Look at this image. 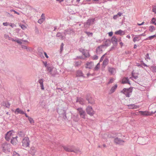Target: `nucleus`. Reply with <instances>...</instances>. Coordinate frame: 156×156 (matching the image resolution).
Here are the masks:
<instances>
[{
    "label": "nucleus",
    "mask_w": 156,
    "mask_h": 156,
    "mask_svg": "<svg viewBox=\"0 0 156 156\" xmlns=\"http://www.w3.org/2000/svg\"><path fill=\"white\" fill-rule=\"evenodd\" d=\"M15 133H16L12 130L9 131L5 135V139L7 141H9L10 139H12L16 136Z\"/></svg>",
    "instance_id": "obj_1"
},
{
    "label": "nucleus",
    "mask_w": 156,
    "mask_h": 156,
    "mask_svg": "<svg viewBox=\"0 0 156 156\" xmlns=\"http://www.w3.org/2000/svg\"><path fill=\"white\" fill-rule=\"evenodd\" d=\"M156 112V111L154 112H150L147 111H139L138 112H137L136 113L137 115H142L143 116H149L151 115L153 113H154Z\"/></svg>",
    "instance_id": "obj_2"
},
{
    "label": "nucleus",
    "mask_w": 156,
    "mask_h": 156,
    "mask_svg": "<svg viewBox=\"0 0 156 156\" xmlns=\"http://www.w3.org/2000/svg\"><path fill=\"white\" fill-rule=\"evenodd\" d=\"M22 146L24 147H29L30 145V141L28 137H25L22 141Z\"/></svg>",
    "instance_id": "obj_3"
},
{
    "label": "nucleus",
    "mask_w": 156,
    "mask_h": 156,
    "mask_svg": "<svg viewBox=\"0 0 156 156\" xmlns=\"http://www.w3.org/2000/svg\"><path fill=\"white\" fill-rule=\"evenodd\" d=\"M86 111L87 114L91 116L95 114V112L90 106H88L86 108Z\"/></svg>",
    "instance_id": "obj_4"
},
{
    "label": "nucleus",
    "mask_w": 156,
    "mask_h": 156,
    "mask_svg": "<svg viewBox=\"0 0 156 156\" xmlns=\"http://www.w3.org/2000/svg\"><path fill=\"white\" fill-rule=\"evenodd\" d=\"M132 89L131 88L129 89H124L122 91H121V92H122L124 94L126 97H129L130 94L132 93Z\"/></svg>",
    "instance_id": "obj_5"
},
{
    "label": "nucleus",
    "mask_w": 156,
    "mask_h": 156,
    "mask_svg": "<svg viewBox=\"0 0 156 156\" xmlns=\"http://www.w3.org/2000/svg\"><path fill=\"white\" fill-rule=\"evenodd\" d=\"M78 111L80 116L83 119H86V114L85 111L81 108H79L77 109Z\"/></svg>",
    "instance_id": "obj_6"
},
{
    "label": "nucleus",
    "mask_w": 156,
    "mask_h": 156,
    "mask_svg": "<svg viewBox=\"0 0 156 156\" xmlns=\"http://www.w3.org/2000/svg\"><path fill=\"white\" fill-rule=\"evenodd\" d=\"M3 151L5 152L8 151L10 148V145L7 143H4L2 145Z\"/></svg>",
    "instance_id": "obj_7"
},
{
    "label": "nucleus",
    "mask_w": 156,
    "mask_h": 156,
    "mask_svg": "<svg viewBox=\"0 0 156 156\" xmlns=\"http://www.w3.org/2000/svg\"><path fill=\"white\" fill-rule=\"evenodd\" d=\"M105 47V46L104 45H101L98 47L96 50L97 53L98 54H101L103 50Z\"/></svg>",
    "instance_id": "obj_8"
},
{
    "label": "nucleus",
    "mask_w": 156,
    "mask_h": 156,
    "mask_svg": "<svg viewBox=\"0 0 156 156\" xmlns=\"http://www.w3.org/2000/svg\"><path fill=\"white\" fill-rule=\"evenodd\" d=\"M114 142L116 144H121L124 142V141L116 137L114 140Z\"/></svg>",
    "instance_id": "obj_9"
},
{
    "label": "nucleus",
    "mask_w": 156,
    "mask_h": 156,
    "mask_svg": "<svg viewBox=\"0 0 156 156\" xmlns=\"http://www.w3.org/2000/svg\"><path fill=\"white\" fill-rule=\"evenodd\" d=\"M129 109H137L139 108V106L136 105L134 104H131L127 105Z\"/></svg>",
    "instance_id": "obj_10"
},
{
    "label": "nucleus",
    "mask_w": 156,
    "mask_h": 156,
    "mask_svg": "<svg viewBox=\"0 0 156 156\" xmlns=\"http://www.w3.org/2000/svg\"><path fill=\"white\" fill-rule=\"evenodd\" d=\"M94 63L92 62H87L86 64L85 67L86 68L91 69L94 66Z\"/></svg>",
    "instance_id": "obj_11"
},
{
    "label": "nucleus",
    "mask_w": 156,
    "mask_h": 156,
    "mask_svg": "<svg viewBox=\"0 0 156 156\" xmlns=\"http://www.w3.org/2000/svg\"><path fill=\"white\" fill-rule=\"evenodd\" d=\"M17 138V136H15L14 137H13V138L11 139V142L13 145H16L17 144L18 142Z\"/></svg>",
    "instance_id": "obj_12"
},
{
    "label": "nucleus",
    "mask_w": 156,
    "mask_h": 156,
    "mask_svg": "<svg viewBox=\"0 0 156 156\" xmlns=\"http://www.w3.org/2000/svg\"><path fill=\"white\" fill-rule=\"evenodd\" d=\"M108 70L111 75H114L116 72L115 69L112 67H109L108 68Z\"/></svg>",
    "instance_id": "obj_13"
},
{
    "label": "nucleus",
    "mask_w": 156,
    "mask_h": 156,
    "mask_svg": "<svg viewBox=\"0 0 156 156\" xmlns=\"http://www.w3.org/2000/svg\"><path fill=\"white\" fill-rule=\"evenodd\" d=\"M64 149L67 151L73 152V150L72 149L71 146H65L63 147Z\"/></svg>",
    "instance_id": "obj_14"
},
{
    "label": "nucleus",
    "mask_w": 156,
    "mask_h": 156,
    "mask_svg": "<svg viewBox=\"0 0 156 156\" xmlns=\"http://www.w3.org/2000/svg\"><path fill=\"white\" fill-rule=\"evenodd\" d=\"M45 19L44 14H42L41 16V18L38 20V22L40 24H41L45 20Z\"/></svg>",
    "instance_id": "obj_15"
},
{
    "label": "nucleus",
    "mask_w": 156,
    "mask_h": 156,
    "mask_svg": "<svg viewBox=\"0 0 156 156\" xmlns=\"http://www.w3.org/2000/svg\"><path fill=\"white\" fill-rule=\"evenodd\" d=\"M117 84L115 85L114 86L112 87L110 89L109 93V94H111L115 92V90L117 89Z\"/></svg>",
    "instance_id": "obj_16"
},
{
    "label": "nucleus",
    "mask_w": 156,
    "mask_h": 156,
    "mask_svg": "<svg viewBox=\"0 0 156 156\" xmlns=\"http://www.w3.org/2000/svg\"><path fill=\"white\" fill-rule=\"evenodd\" d=\"M15 113L16 114H18L20 113L22 114H25V112L22 110L20 109L19 108H17L16 109V111L15 112Z\"/></svg>",
    "instance_id": "obj_17"
},
{
    "label": "nucleus",
    "mask_w": 156,
    "mask_h": 156,
    "mask_svg": "<svg viewBox=\"0 0 156 156\" xmlns=\"http://www.w3.org/2000/svg\"><path fill=\"white\" fill-rule=\"evenodd\" d=\"M82 52L83 55L86 58L89 56V54L88 52L86 50H83Z\"/></svg>",
    "instance_id": "obj_18"
},
{
    "label": "nucleus",
    "mask_w": 156,
    "mask_h": 156,
    "mask_svg": "<svg viewBox=\"0 0 156 156\" xmlns=\"http://www.w3.org/2000/svg\"><path fill=\"white\" fill-rule=\"evenodd\" d=\"M115 34L122 35H124L125 33L124 31L120 30L118 31H115Z\"/></svg>",
    "instance_id": "obj_19"
},
{
    "label": "nucleus",
    "mask_w": 156,
    "mask_h": 156,
    "mask_svg": "<svg viewBox=\"0 0 156 156\" xmlns=\"http://www.w3.org/2000/svg\"><path fill=\"white\" fill-rule=\"evenodd\" d=\"M36 151V149L34 147H32L30 149V152L33 155H34Z\"/></svg>",
    "instance_id": "obj_20"
},
{
    "label": "nucleus",
    "mask_w": 156,
    "mask_h": 156,
    "mask_svg": "<svg viewBox=\"0 0 156 156\" xmlns=\"http://www.w3.org/2000/svg\"><path fill=\"white\" fill-rule=\"evenodd\" d=\"M77 102H79L80 104L83 105L84 104V100L81 98H79L77 99Z\"/></svg>",
    "instance_id": "obj_21"
},
{
    "label": "nucleus",
    "mask_w": 156,
    "mask_h": 156,
    "mask_svg": "<svg viewBox=\"0 0 156 156\" xmlns=\"http://www.w3.org/2000/svg\"><path fill=\"white\" fill-rule=\"evenodd\" d=\"M76 75L77 76H82L83 74L81 71L78 70L76 72Z\"/></svg>",
    "instance_id": "obj_22"
},
{
    "label": "nucleus",
    "mask_w": 156,
    "mask_h": 156,
    "mask_svg": "<svg viewBox=\"0 0 156 156\" xmlns=\"http://www.w3.org/2000/svg\"><path fill=\"white\" fill-rule=\"evenodd\" d=\"M94 21L95 20L94 19L89 20H87V23L89 25L92 24L94 23Z\"/></svg>",
    "instance_id": "obj_23"
},
{
    "label": "nucleus",
    "mask_w": 156,
    "mask_h": 156,
    "mask_svg": "<svg viewBox=\"0 0 156 156\" xmlns=\"http://www.w3.org/2000/svg\"><path fill=\"white\" fill-rule=\"evenodd\" d=\"M122 83H128L129 84V82L128 79H127V78H124L122 79Z\"/></svg>",
    "instance_id": "obj_24"
},
{
    "label": "nucleus",
    "mask_w": 156,
    "mask_h": 156,
    "mask_svg": "<svg viewBox=\"0 0 156 156\" xmlns=\"http://www.w3.org/2000/svg\"><path fill=\"white\" fill-rule=\"evenodd\" d=\"M140 38L141 37H140V35H138V36L135 37L134 38L133 41L134 42H135L136 41H139Z\"/></svg>",
    "instance_id": "obj_25"
},
{
    "label": "nucleus",
    "mask_w": 156,
    "mask_h": 156,
    "mask_svg": "<svg viewBox=\"0 0 156 156\" xmlns=\"http://www.w3.org/2000/svg\"><path fill=\"white\" fill-rule=\"evenodd\" d=\"M155 30V28L153 26H151L149 27V30L151 32H153Z\"/></svg>",
    "instance_id": "obj_26"
},
{
    "label": "nucleus",
    "mask_w": 156,
    "mask_h": 156,
    "mask_svg": "<svg viewBox=\"0 0 156 156\" xmlns=\"http://www.w3.org/2000/svg\"><path fill=\"white\" fill-rule=\"evenodd\" d=\"M18 135L20 137H23L24 136V133L22 131H20L18 132Z\"/></svg>",
    "instance_id": "obj_27"
},
{
    "label": "nucleus",
    "mask_w": 156,
    "mask_h": 156,
    "mask_svg": "<svg viewBox=\"0 0 156 156\" xmlns=\"http://www.w3.org/2000/svg\"><path fill=\"white\" fill-rule=\"evenodd\" d=\"M112 41L113 42L117 43V39L115 36H113L112 38Z\"/></svg>",
    "instance_id": "obj_28"
},
{
    "label": "nucleus",
    "mask_w": 156,
    "mask_h": 156,
    "mask_svg": "<svg viewBox=\"0 0 156 156\" xmlns=\"http://www.w3.org/2000/svg\"><path fill=\"white\" fill-rule=\"evenodd\" d=\"M28 120L31 123H34V120L33 119V118H31V117H28Z\"/></svg>",
    "instance_id": "obj_29"
},
{
    "label": "nucleus",
    "mask_w": 156,
    "mask_h": 156,
    "mask_svg": "<svg viewBox=\"0 0 156 156\" xmlns=\"http://www.w3.org/2000/svg\"><path fill=\"white\" fill-rule=\"evenodd\" d=\"M100 63H98L97 66L95 67L94 69V70H98L100 68Z\"/></svg>",
    "instance_id": "obj_30"
},
{
    "label": "nucleus",
    "mask_w": 156,
    "mask_h": 156,
    "mask_svg": "<svg viewBox=\"0 0 156 156\" xmlns=\"http://www.w3.org/2000/svg\"><path fill=\"white\" fill-rule=\"evenodd\" d=\"M108 62V60L107 59H106L104 60L103 62V65L106 66V65Z\"/></svg>",
    "instance_id": "obj_31"
},
{
    "label": "nucleus",
    "mask_w": 156,
    "mask_h": 156,
    "mask_svg": "<svg viewBox=\"0 0 156 156\" xmlns=\"http://www.w3.org/2000/svg\"><path fill=\"white\" fill-rule=\"evenodd\" d=\"M155 37H156V35H153V36H150L148 37L147 39V40H150L154 38Z\"/></svg>",
    "instance_id": "obj_32"
},
{
    "label": "nucleus",
    "mask_w": 156,
    "mask_h": 156,
    "mask_svg": "<svg viewBox=\"0 0 156 156\" xmlns=\"http://www.w3.org/2000/svg\"><path fill=\"white\" fill-rule=\"evenodd\" d=\"M114 79L113 78H112L110 79L109 80V81L108 83V84H110V83H112L113 82V81H114Z\"/></svg>",
    "instance_id": "obj_33"
},
{
    "label": "nucleus",
    "mask_w": 156,
    "mask_h": 156,
    "mask_svg": "<svg viewBox=\"0 0 156 156\" xmlns=\"http://www.w3.org/2000/svg\"><path fill=\"white\" fill-rule=\"evenodd\" d=\"M81 65V62L80 61L78 62H75V65L76 66H80Z\"/></svg>",
    "instance_id": "obj_34"
},
{
    "label": "nucleus",
    "mask_w": 156,
    "mask_h": 156,
    "mask_svg": "<svg viewBox=\"0 0 156 156\" xmlns=\"http://www.w3.org/2000/svg\"><path fill=\"white\" fill-rule=\"evenodd\" d=\"M39 83L40 84V85H42L43 84V81L42 79H40L38 81Z\"/></svg>",
    "instance_id": "obj_35"
},
{
    "label": "nucleus",
    "mask_w": 156,
    "mask_h": 156,
    "mask_svg": "<svg viewBox=\"0 0 156 156\" xmlns=\"http://www.w3.org/2000/svg\"><path fill=\"white\" fill-rule=\"evenodd\" d=\"M13 156H20L19 154L16 152H14L13 153Z\"/></svg>",
    "instance_id": "obj_36"
},
{
    "label": "nucleus",
    "mask_w": 156,
    "mask_h": 156,
    "mask_svg": "<svg viewBox=\"0 0 156 156\" xmlns=\"http://www.w3.org/2000/svg\"><path fill=\"white\" fill-rule=\"evenodd\" d=\"M156 21V19L154 18H153L152 19L151 22L152 23H155V22Z\"/></svg>",
    "instance_id": "obj_37"
},
{
    "label": "nucleus",
    "mask_w": 156,
    "mask_h": 156,
    "mask_svg": "<svg viewBox=\"0 0 156 156\" xmlns=\"http://www.w3.org/2000/svg\"><path fill=\"white\" fill-rule=\"evenodd\" d=\"M22 29L23 30H25L26 28V27L25 26L23 25H21L20 26Z\"/></svg>",
    "instance_id": "obj_38"
},
{
    "label": "nucleus",
    "mask_w": 156,
    "mask_h": 156,
    "mask_svg": "<svg viewBox=\"0 0 156 156\" xmlns=\"http://www.w3.org/2000/svg\"><path fill=\"white\" fill-rule=\"evenodd\" d=\"M16 41L17 43L21 44L22 43L19 40H15V41Z\"/></svg>",
    "instance_id": "obj_39"
},
{
    "label": "nucleus",
    "mask_w": 156,
    "mask_h": 156,
    "mask_svg": "<svg viewBox=\"0 0 156 156\" xmlns=\"http://www.w3.org/2000/svg\"><path fill=\"white\" fill-rule=\"evenodd\" d=\"M64 44L63 43H62L61 45L60 50L61 51H62L63 49Z\"/></svg>",
    "instance_id": "obj_40"
},
{
    "label": "nucleus",
    "mask_w": 156,
    "mask_h": 156,
    "mask_svg": "<svg viewBox=\"0 0 156 156\" xmlns=\"http://www.w3.org/2000/svg\"><path fill=\"white\" fill-rule=\"evenodd\" d=\"M22 48L24 49H27V50L29 49V48H28L26 46H23L22 45Z\"/></svg>",
    "instance_id": "obj_41"
},
{
    "label": "nucleus",
    "mask_w": 156,
    "mask_h": 156,
    "mask_svg": "<svg viewBox=\"0 0 156 156\" xmlns=\"http://www.w3.org/2000/svg\"><path fill=\"white\" fill-rule=\"evenodd\" d=\"M93 59H97L98 58V57L96 55H94L93 57Z\"/></svg>",
    "instance_id": "obj_42"
},
{
    "label": "nucleus",
    "mask_w": 156,
    "mask_h": 156,
    "mask_svg": "<svg viewBox=\"0 0 156 156\" xmlns=\"http://www.w3.org/2000/svg\"><path fill=\"white\" fill-rule=\"evenodd\" d=\"M152 11L155 14H156V8H154L152 9Z\"/></svg>",
    "instance_id": "obj_43"
},
{
    "label": "nucleus",
    "mask_w": 156,
    "mask_h": 156,
    "mask_svg": "<svg viewBox=\"0 0 156 156\" xmlns=\"http://www.w3.org/2000/svg\"><path fill=\"white\" fill-rule=\"evenodd\" d=\"M118 16H117V15H114L113 16V19L114 20H116L117 19V17H118Z\"/></svg>",
    "instance_id": "obj_44"
},
{
    "label": "nucleus",
    "mask_w": 156,
    "mask_h": 156,
    "mask_svg": "<svg viewBox=\"0 0 156 156\" xmlns=\"http://www.w3.org/2000/svg\"><path fill=\"white\" fill-rule=\"evenodd\" d=\"M3 24L5 26H7L9 25V23L7 22L3 23Z\"/></svg>",
    "instance_id": "obj_45"
},
{
    "label": "nucleus",
    "mask_w": 156,
    "mask_h": 156,
    "mask_svg": "<svg viewBox=\"0 0 156 156\" xmlns=\"http://www.w3.org/2000/svg\"><path fill=\"white\" fill-rule=\"evenodd\" d=\"M11 11H13V12H15V13L17 14L18 15H19L20 14L18 12H16V11H15L14 10H11Z\"/></svg>",
    "instance_id": "obj_46"
},
{
    "label": "nucleus",
    "mask_w": 156,
    "mask_h": 156,
    "mask_svg": "<svg viewBox=\"0 0 156 156\" xmlns=\"http://www.w3.org/2000/svg\"><path fill=\"white\" fill-rule=\"evenodd\" d=\"M117 15L118 16H120L122 15V13H121L120 12H119Z\"/></svg>",
    "instance_id": "obj_47"
},
{
    "label": "nucleus",
    "mask_w": 156,
    "mask_h": 156,
    "mask_svg": "<svg viewBox=\"0 0 156 156\" xmlns=\"http://www.w3.org/2000/svg\"><path fill=\"white\" fill-rule=\"evenodd\" d=\"M113 35V33L112 32H110L108 33V35L109 36H112Z\"/></svg>",
    "instance_id": "obj_48"
},
{
    "label": "nucleus",
    "mask_w": 156,
    "mask_h": 156,
    "mask_svg": "<svg viewBox=\"0 0 156 156\" xmlns=\"http://www.w3.org/2000/svg\"><path fill=\"white\" fill-rule=\"evenodd\" d=\"M40 86L41 87V88L42 90H44V89L43 84L42 85H40Z\"/></svg>",
    "instance_id": "obj_49"
},
{
    "label": "nucleus",
    "mask_w": 156,
    "mask_h": 156,
    "mask_svg": "<svg viewBox=\"0 0 156 156\" xmlns=\"http://www.w3.org/2000/svg\"><path fill=\"white\" fill-rule=\"evenodd\" d=\"M105 54H104V55H103L102 56V57H101V59H100V61H102V60H103V59L104 58V56H105Z\"/></svg>",
    "instance_id": "obj_50"
},
{
    "label": "nucleus",
    "mask_w": 156,
    "mask_h": 156,
    "mask_svg": "<svg viewBox=\"0 0 156 156\" xmlns=\"http://www.w3.org/2000/svg\"><path fill=\"white\" fill-rule=\"evenodd\" d=\"M44 54L46 57L47 58H48V56L47 55V53L45 52H44Z\"/></svg>",
    "instance_id": "obj_51"
},
{
    "label": "nucleus",
    "mask_w": 156,
    "mask_h": 156,
    "mask_svg": "<svg viewBox=\"0 0 156 156\" xmlns=\"http://www.w3.org/2000/svg\"><path fill=\"white\" fill-rule=\"evenodd\" d=\"M144 23V22H143L142 23H141L140 24L138 23H137V25L138 26H141V25H143Z\"/></svg>",
    "instance_id": "obj_52"
},
{
    "label": "nucleus",
    "mask_w": 156,
    "mask_h": 156,
    "mask_svg": "<svg viewBox=\"0 0 156 156\" xmlns=\"http://www.w3.org/2000/svg\"><path fill=\"white\" fill-rule=\"evenodd\" d=\"M15 25L14 24H11L10 25V26L12 27H13V26L14 25Z\"/></svg>",
    "instance_id": "obj_53"
},
{
    "label": "nucleus",
    "mask_w": 156,
    "mask_h": 156,
    "mask_svg": "<svg viewBox=\"0 0 156 156\" xmlns=\"http://www.w3.org/2000/svg\"><path fill=\"white\" fill-rule=\"evenodd\" d=\"M140 35V37L141 36H145V34H142Z\"/></svg>",
    "instance_id": "obj_54"
},
{
    "label": "nucleus",
    "mask_w": 156,
    "mask_h": 156,
    "mask_svg": "<svg viewBox=\"0 0 156 156\" xmlns=\"http://www.w3.org/2000/svg\"><path fill=\"white\" fill-rule=\"evenodd\" d=\"M126 37L128 38L129 39L130 38V37L129 35H127L126 36Z\"/></svg>",
    "instance_id": "obj_55"
},
{
    "label": "nucleus",
    "mask_w": 156,
    "mask_h": 156,
    "mask_svg": "<svg viewBox=\"0 0 156 156\" xmlns=\"http://www.w3.org/2000/svg\"><path fill=\"white\" fill-rule=\"evenodd\" d=\"M25 114V116H26L28 118V117H30L29 116H28L27 115V114L26 113H25V114Z\"/></svg>",
    "instance_id": "obj_56"
},
{
    "label": "nucleus",
    "mask_w": 156,
    "mask_h": 156,
    "mask_svg": "<svg viewBox=\"0 0 156 156\" xmlns=\"http://www.w3.org/2000/svg\"><path fill=\"white\" fill-rule=\"evenodd\" d=\"M44 66H45L46 67L47 66V63L46 62H44Z\"/></svg>",
    "instance_id": "obj_57"
},
{
    "label": "nucleus",
    "mask_w": 156,
    "mask_h": 156,
    "mask_svg": "<svg viewBox=\"0 0 156 156\" xmlns=\"http://www.w3.org/2000/svg\"><path fill=\"white\" fill-rule=\"evenodd\" d=\"M120 44L121 45V46H122L123 45V43L122 42H120Z\"/></svg>",
    "instance_id": "obj_58"
},
{
    "label": "nucleus",
    "mask_w": 156,
    "mask_h": 156,
    "mask_svg": "<svg viewBox=\"0 0 156 156\" xmlns=\"http://www.w3.org/2000/svg\"><path fill=\"white\" fill-rule=\"evenodd\" d=\"M137 45H136V44H135L134 46V48H136Z\"/></svg>",
    "instance_id": "obj_59"
},
{
    "label": "nucleus",
    "mask_w": 156,
    "mask_h": 156,
    "mask_svg": "<svg viewBox=\"0 0 156 156\" xmlns=\"http://www.w3.org/2000/svg\"><path fill=\"white\" fill-rule=\"evenodd\" d=\"M57 1H59L60 2H61L63 1V0H56Z\"/></svg>",
    "instance_id": "obj_60"
},
{
    "label": "nucleus",
    "mask_w": 156,
    "mask_h": 156,
    "mask_svg": "<svg viewBox=\"0 0 156 156\" xmlns=\"http://www.w3.org/2000/svg\"><path fill=\"white\" fill-rule=\"evenodd\" d=\"M60 34V33H58L57 34V36H59Z\"/></svg>",
    "instance_id": "obj_61"
},
{
    "label": "nucleus",
    "mask_w": 156,
    "mask_h": 156,
    "mask_svg": "<svg viewBox=\"0 0 156 156\" xmlns=\"http://www.w3.org/2000/svg\"><path fill=\"white\" fill-rule=\"evenodd\" d=\"M80 0H76V2H79Z\"/></svg>",
    "instance_id": "obj_62"
},
{
    "label": "nucleus",
    "mask_w": 156,
    "mask_h": 156,
    "mask_svg": "<svg viewBox=\"0 0 156 156\" xmlns=\"http://www.w3.org/2000/svg\"><path fill=\"white\" fill-rule=\"evenodd\" d=\"M86 34H92V33H88V32H86Z\"/></svg>",
    "instance_id": "obj_63"
},
{
    "label": "nucleus",
    "mask_w": 156,
    "mask_h": 156,
    "mask_svg": "<svg viewBox=\"0 0 156 156\" xmlns=\"http://www.w3.org/2000/svg\"><path fill=\"white\" fill-rule=\"evenodd\" d=\"M153 24L156 25V22H155V23H154Z\"/></svg>",
    "instance_id": "obj_64"
}]
</instances>
